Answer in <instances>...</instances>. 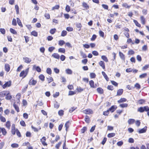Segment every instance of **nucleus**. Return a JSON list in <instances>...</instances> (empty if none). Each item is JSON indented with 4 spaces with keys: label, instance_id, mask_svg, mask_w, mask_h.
I'll use <instances>...</instances> for the list:
<instances>
[{
    "label": "nucleus",
    "instance_id": "obj_1",
    "mask_svg": "<svg viewBox=\"0 0 149 149\" xmlns=\"http://www.w3.org/2000/svg\"><path fill=\"white\" fill-rule=\"evenodd\" d=\"M137 111L141 113H142L144 111H149V108L148 106L141 107L138 109Z\"/></svg>",
    "mask_w": 149,
    "mask_h": 149
},
{
    "label": "nucleus",
    "instance_id": "obj_2",
    "mask_svg": "<svg viewBox=\"0 0 149 149\" xmlns=\"http://www.w3.org/2000/svg\"><path fill=\"white\" fill-rule=\"evenodd\" d=\"M29 70V68H28L26 69L25 70L22 71L19 74V76L22 77L24 76V77H23V78L25 77L28 73Z\"/></svg>",
    "mask_w": 149,
    "mask_h": 149
},
{
    "label": "nucleus",
    "instance_id": "obj_3",
    "mask_svg": "<svg viewBox=\"0 0 149 149\" xmlns=\"http://www.w3.org/2000/svg\"><path fill=\"white\" fill-rule=\"evenodd\" d=\"M83 112L86 114H90L93 113V111L91 109H88L83 111Z\"/></svg>",
    "mask_w": 149,
    "mask_h": 149
},
{
    "label": "nucleus",
    "instance_id": "obj_4",
    "mask_svg": "<svg viewBox=\"0 0 149 149\" xmlns=\"http://www.w3.org/2000/svg\"><path fill=\"white\" fill-rule=\"evenodd\" d=\"M9 93V91H4L0 92V97H3L5 96L6 94Z\"/></svg>",
    "mask_w": 149,
    "mask_h": 149
},
{
    "label": "nucleus",
    "instance_id": "obj_5",
    "mask_svg": "<svg viewBox=\"0 0 149 149\" xmlns=\"http://www.w3.org/2000/svg\"><path fill=\"white\" fill-rule=\"evenodd\" d=\"M11 82L10 81H9L6 82L4 85H3V88H5L7 87H9L11 86Z\"/></svg>",
    "mask_w": 149,
    "mask_h": 149
},
{
    "label": "nucleus",
    "instance_id": "obj_6",
    "mask_svg": "<svg viewBox=\"0 0 149 149\" xmlns=\"http://www.w3.org/2000/svg\"><path fill=\"white\" fill-rule=\"evenodd\" d=\"M1 132L2 133L3 135L4 136L6 135L7 133L6 129L3 127H0V133Z\"/></svg>",
    "mask_w": 149,
    "mask_h": 149
},
{
    "label": "nucleus",
    "instance_id": "obj_7",
    "mask_svg": "<svg viewBox=\"0 0 149 149\" xmlns=\"http://www.w3.org/2000/svg\"><path fill=\"white\" fill-rule=\"evenodd\" d=\"M117 107L116 106L113 105L109 108L108 110L109 111H111L112 113L116 109Z\"/></svg>",
    "mask_w": 149,
    "mask_h": 149
},
{
    "label": "nucleus",
    "instance_id": "obj_8",
    "mask_svg": "<svg viewBox=\"0 0 149 149\" xmlns=\"http://www.w3.org/2000/svg\"><path fill=\"white\" fill-rule=\"evenodd\" d=\"M23 60L25 63H29L31 61L30 58L26 57H24L23 58Z\"/></svg>",
    "mask_w": 149,
    "mask_h": 149
},
{
    "label": "nucleus",
    "instance_id": "obj_9",
    "mask_svg": "<svg viewBox=\"0 0 149 149\" xmlns=\"http://www.w3.org/2000/svg\"><path fill=\"white\" fill-rule=\"evenodd\" d=\"M46 140V137L45 136L43 137L42 138L40 139V141L44 146H46L47 145V144L45 142Z\"/></svg>",
    "mask_w": 149,
    "mask_h": 149
},
{
    "label": "nucleus",
    "instance_id": "obj_10",
    "mask_svg": "<svg viewBox=\"0 0 149 149\" xmlns=\"http://www.w3.org/2000/svg\"><path fill=\"white\" fill-rule=\"evenodd\" d=\"M147 127L146 126L145 127L139 130V133H142L145 132L147 130Z\"/></svg>",
    "mask_w": 149,
    "mask_h": 149
},
{
    "label": "nucleus",
    "instance_id": "obj_11",
    "mask_svg": "<svg viewBox=\"0 0 149 149\" xmlns=\"http://www.w3.org/2000/svg\"><path fill=\"white\" fill-rule=\"evenodd\" d=\"M5 68L6 71L8 72L10 70V66L9 64L6 63L5 65Z\"/></svg>",
    "mask_w": 149,
    "mask_h": 149
},
{
    "label": "nucleus",
    "instance_id": "obj_12",
    "mask_svg": "<svg viewBox=\"0 0 149 149\" xmlns=\"http://www.w3.org/2000/svg\"><path fill=\"white\" fill-rule=\"evenodd\" d=\"M36 81L31 79L30 80L29 83L30 85H34L36 84Z\"/></svg>",
    "mask_w": 149,
    "mask_h": 149
},
{
    "label": "nucleus",
    "instance_id": "obj_13",
    "mask_svg": "<svg viewBox=\"0 0 149 149\" xmlns=\"http://www.w3.org/2000/svg\"><path fill=\"white\" fill-rule=\"evenodd\" d=\"M123 90L122 89H118L117 91V96H120L123 93Z\"/></svg>",
    "mask_w": 149,
    "mask_h": 149
},
{
    "label": "nucleus",
    "instance_id": "obj_14",
    "mask_svg": "<svg viewBox=\"0 0 149 149\" xmlns=\"http://www.w3.org/2000/svg\"><path fill=\"white\" fill-rule=\"evenodd\" d=\"M89 84L91 87L95 88L97 87V85H94V82L93 81L91 80L89 81Z\"/></svg>",
    "mask_w": 149,
    "mask_h": 149
},
{
    "label": "nucleus",
    "instance_id": "obj_15",
    "mask_svg": "<svg viewBox=\"0 0 149 149\" xmlns=\"http://www.w3.org/2000/svg\"><path fill=\"white\" fill-rule=\"evenodd\" d=\"M33 69H35L38 72H40L41 71V69L39 66H36L35 65H34L33 66Z\"/></svg>",
    "mask_w": 149,
    "mask_h": 149
},
{
    "label": "nucleus",
    "instance_id": "obj_16",
    "mask_svg": "<svg viewBox=\"0 0 149 149\" xmlns=\"http://www.w3.org/2000/svg\"><path fill=\"white\" fill-rule=\"evenodd\" d=\"M52 56H53L54 58H56L58 59L60 58V56L59 55L56 53H54L52 55Z\"/></svg>",
    "mask_w": 149,
    "mask_h": 149
},
{
    "label": "nucleus",
    "instance_id": "obj_17",
    "mask_svg": "<svg viewBox=\"0 0 149 149\" xmlns=\"http://www.w3.org/2000/svg\"><path fill=\"white\" fill-rule=\"evenodd\" d=\"M99 65L103 69L105 68L104 62L102 61H100L99 63Z\"/></svg>",
    "mask_w": 149,
    "mask_h": 149
},
{
    "label": "nucleus",
    "instance_id": "obj_18",
    "mask_svg": "<svg viewBox=\"0 0 149 149\" xmlns=\"http://www.w3.org/2000/svg\"><path fill=\"white\" fill-rule=\"evenodd\" d=\"M119 55L120 58L123 60L125 61V57L124 54L120 52H119Z\"/></svg>",
    "mask_w": 149,
    "mask_h": 149
},
{
    "label": "nucleus",
    "instance_id": "obj_19",
    "mask_svg": "<svg viewBox=\"0 0 149 149\" xmlns=\"http://www.w3.org/2000/svg\"><path fill=\"white\" fill-rule=\"evenodd\" d=\"M102 74L103 75V76L104 77V78H105V79H106V80L107 81H109V78L108 77V76H107V75L106 74V73H105V72H103V71H102Z\"/></svg>",
    "mask_w": 149,
    "mask_h": 149
},
{
    "label": "nucleus",
    "instance_id": "obj_20",
    "mask_svg": "<svg viewBox=\"0 0 149 149\" xmlns=\"http://www.w3.org/2000/svg\"><path fill=\"white\" fill-rule=\"evenodd\" d=\"M140 19L141 23L143 25L145 23V19L144 17L143 16H141Z\"/></svg>",
    "mask_w": 149,
    "mask_h": 149
},
{
    "label": "nucleus",
    "instance_id": "obj_21",
    "mask_svg": "<svg viewBox=\"0 0 149 149\" xmlns=\"http://www.w3.org/2000/svg\"><path fill=\"white\" fill-rule=\"evenodd\" d=\"M97 92L100 94H102L103 93V90L101 88H97Z\"/></svg>",
    "mask_w": 149,
    "mask_h": 149
},
{
    "label": "nucleus",
    "instance_id": "obj_22",
    "mask_svg": "<svg viewBox=\"0 0 149 149\" xmlns=\"http://www.w3.org/2000/svg\"><path fill=\"white\" fill-rule=\"evenodd\" d=\"M127 100L125 98H121L118 101V103H120L123 102H125Z\"/></svg>",
    "mask_w": 149,
    "mask_h": 149
},
{
    "label": "nucleus",
    "instance_id": "obj_23",
    "mask_svg": "<svg viewBox=\"0 0 149 149\" xmlns=\"http://www.w3.org/2000/svg\"><path fill=\"white\" fill-rule=\"evenodd\" d=\"M135 120L133 119H130L128 121V123L129 124H133L135 122Z\"/></svg>",
    "mask_w": 149,
    "mask_h": 149
},
{
    "label": "nucleus",
    "instance_id": "obj_24",
    "mask_svg": "<svg viewBox=\"0 0 149 149\" xmlns=\"http://www.w3.org/2000/svg\"><path fill=\"white\" fill-rule=\"evenodd\" d=\"M66 73L68 74H72V70L70 69H67L65 70Z\"/></svg>",
    "mask_w": 149,
    "mask_h": 149
},
{
    "label": "nucleus",
    "instance_id": "obj_25",
    "mask_svg": "<svg viewBox=\"0 0 149 149\" xmlns=\"http://www.w3.org/2000/svg\"><path fill=\"white\" fill-rule=\"evenodd\" d=\"M13 106L14 107L15 109V110L17 111V112H19V107L15 104V102H14V104H13Z\"/></svg>",
    "mask_w": 149,
    "mask_h": 149
},
{
    "label": "nucleus",
    "instance_id": "obj_26",
    "mask_svg": "<svg viewBox=\"0 0 149 149\" xmlns=\"http://www.w3.org/2000/svg\"><path fill=\"white\" fill-rule=\"evenodd\" d=\"M17 23L18 25L20 26H22V25L19 19L18 18H17Z\"/></svg>",
    "mask_w": 149,
    "mask_h": 149
},
{
    "label": "nucleus",
    "instance_id": "obj_27",
    "mask_svg": "<svg viewBox=\"0 0 149 149\" xmlns=\"http://www.w3.org/2000/svg\"><path fill=\"white\" fill-rule=\"evenodd\" d=\"M101 58L102 60H103L104 61L106 62H108V59L107 58V57L104 55L102 56H101Z\"/></svg>",
    "mask_w": 149,
    "mask_h": 149
},
{
    "label": "nucleus",
    "instance_id": "obj_28",
    "mask_svg": "<svg viewBox=\"0 0 149 149\" xmlns=\"http://www.w3.org/2000/svg\"><path fill=\"white\" fill-rule=\"evenodd\" d=\"M133 22L137 26L140 27H141V25L139 24L138 22L136 20L134 19Z\"/></svg>",
    "mask_w": 149,
    "mask_h": 149
},
{
    "label": "nucleus",
    "instance_id": "obj_29",
    "mask_svg": "<svg viewBox=\"0 0 149 149\" xmlns=\"http://www.w3.org/2000/svg\"><path fill=\"white\" fill-rule=\"evenodd\" d=\"M85 120L86 123H89L90 121V119L89 117L88 116L86 115L85 116Z\"/></svg>",
    "mask_w": 149,
    "mask_h": 149
},
{
    "label": "nucleus",
    "instance_id": "obj_30",
    "mask_svg": "<svg viewBox=\"0 0 149 149\" xmlns=\"http://www.w3.org/2000/svg\"><path fill=\"white\" fill-rule=\"evenodd\" d=\"M6 98L7 100H10L12 98V96L9 94V93H8V94H6Z\"/></svg>",
    "mask_w": 149,
    "mask_h": 149
},
{
    "label": "nucleus",
    "instance_id": "obj_31",
    "mask_svg": "<svg viewBox=\"0 0 149 149\" xmlns=\"http://www.w3.org/2000/svg\"><path fill=\"white\" fill-rule=\"evenodd\" d=\"M65 49L63 48H60L58 49V52H60L62 53H64L65 52Z\"/></svg>",
    "mask_w": 149,
    "mask_h": 149
},
{
    "label": "nucleus",
    "instance_id": "obj_32",
    "mask_svg": "<svg viewBox=\"0 0 149 149\" xmlns=\"http://www.w3.org/2000/svg\"><path fill=\"white\" fill-rule=\"evenodd\" d=\"M6 126L8 129H10V123L9 121H7L6 124Z\"/></svg>",
    "mask_w": 149,
    "mask_h": 149
},
{
    "label": "nucleus",
    "instance_id": "obj_33",
    "mask_svg": "<svg viewBox=\"0 0 149 149\" xmlns=\"http://www.w3.org/2000/svg\"><path fill=\"white\" fill-rule=\"evenodd\" d=\"M67 32L66 31L63 30L62 31L61 36H65L66 35Z\"/></svg>",
    "mask_w": 149,
    "mask_h": 149
},
{
    "label": "nucleus",
    "instance_id": "obj_34",
    "mask_svg": "<svg viewBox=\"0 0 149 149\" xmlns=\"http://www.w3.org/2000/svg\"><path fill=\"white\" fill-rule=\"evenodd\" d=\"M31 35H33L34 36H38L37 33L35 31H32L31 33Z\"/></svg>",
    "mask_w": 149,
    "mask_h": 149
},
{
    "label": "nucleus",
    "instance_id": "obj_35",
    "mask_svg": "<svg viewBox=\"0 0 149 149\" xmlns=\"http://www.w3.org/2000/svg\"><path fill=\"white\" fill-rule=\"evenodd\" d=\"M70 122L69 121H67L65 124V130L66 131H67L69 127V124Z\"/></svg>",
    "mask_w": 149,
    "mask_h": 149
},
{
    "label": "nucleus",
    "instance_id": "obj_36",
    "mask_svg": "<svg viewBox=\"0 0 149 149\" xmlns=\"http://www.w3.org/2000/svg\"><path fill=\"white\" fill-rule=\"evenodd\" d=\"M115 135V133H112L109 134L108 135V137L109 138H111L114 136Z\"/></svg>",
    "mask_w": 149,
    "mask_h": 149
},
{
    "label": "nucleus",
    "instance_id": "obj_37",
    "mask_svg": "<svg viewBox=\"0 0 149 149\" xmlns=\"http://www.w3.org/2000/svg\"><path fill=\"white\" fill-rule=\"evenodd\" d=\"M11 146L13 148H17L19 146L18 144L16 143H13L11 145Z\"/></svg>",
    "mask_w": 149,
    "mask_h": 149
},
{
    "label": "nucleus",
    "instance_id": "obj_38",
    "mask_svg": "<svg viewBox=\"0 0 149 149\" xmlns=\"http://www.w3.org/2000/svg\"><path fill=\"white\" fill-rule=\"evenodd\" d=\"M10 32L13 34H16L17 33V32L15 30L12 28H10Z\"/></svg>",
    "mask_w": 149,
    "mask_h": 149
},
{
    "label": "nucleus",
    "instance_id": "obj_39",
    "mask_svg": "<svg viewBox=\"0 0 149 149\" xmlns=\"http://www.w3.org/2000/svg\"><path fill=\"white\" fill-rule=\"evenodd\" d=\"M46 72L47 73L49 74L50 75L52 74V70L51 69L49 68H47L46 70Z\"/></svg>",
    "mask_w": 149,
    "mask_h": 149
},
{
    "label": "nucleus",
    "instance_id": "obj_40",
    "mask_svg": "<svg viewBox=\"0 0 149 149\" xmlns=\"http://www.w3.org/2000/svg\"><path fill=\"white\" fill-rule=\"evenodd\" d=\"M39 77L40 79L42 81H44L45 76L43 74L40 75Z\"/></svg>",
    "mask_w": 149,
    "mask_h": 149
},
{
    "label": "nucleus",
    "instance_id": "obj_41",
    "mask_svg": "<svg viewBox=\"0 0 149 149\" xmlns=\"http://www.w3.org/2000/svg\"><path fill=\"white\" fill-rule=\"evenodd\" d=\"M83 7L85 8L86 9H88L89 8V6L86 3L83 2Z\"/></svg>",
    "mask_w": 149,
    "mask_h": 149
},
{
    "label": "nucleus",
    "instance_id": "obj_42",
    "mask_svg": "<svg viewBox=\"0 0 149 149\" xmlns=\"http://www.w3.org/2000/svg\"><path fill=\"white\" fill-rule=\"evenodd\" d=\"M119 106L121 107L124 108V107H127L128 106V104H126V103L123 104H120L119 105Z\"/></svg>",
    "mask_w": 149,
    "mask_h": 149
},
{
    "label": "nucleus",
    "instance_id": "obj_43",
    "mask_svg": "<svg viewBox=\"0 0 149 149\" xmlns=\"http://www.w3.org/2000/svg\"><path fill=\"white\" fill-rule=\"evenodd\" d=\"M123 7H124L126 8H130V6H129L126 3H124L122 5Z\"/></svg>",
    "mask_w": 149,
    "mask_h": 149
},
{
    "label": "nucleus",
    "instance_id": "obj_44",
    "mask_svg": "<svg viewBox=\"0 0 149 149\" xmlns=\"http://www.w3.org/2000/svg\"><path fill=\"white\" fill-rule=\"evenodd\" d=\"M56 31V29L55 28L51 29L50 30V33L52 34H53Z\"/></svg>",
    "mask_w": 149,
    "mask_h": 149
},
{
    "label": "nucleus",
    "instance_id": "obj_45",
    "mask_svg": "<svg viewBox=\"0 0 149 149\" xmlns=\"http://www.w3.org/2000/svg\"><path fill=\"white\" fill-rule=\"evenodd\" d=\"M65 43V42L63 40H60L58 42L59 45L61 46L63 45Z\"/></svg>",
    "mask_w": 149,
    "mask_h": 149
},
{
    "label": "nucleus",
    "instance_id": "obj_46",
    "mask_svg": "<svg viewBox=\"0 0 149 149\" xmlns=\"http://www.w3.org/2000/svg\"><path fill=\"white\" fill-rule=\"evenodd\" d=\"M12 24L14 26H16L17 25L16 20L15 18H13L12 20Z\"/></svg>",
    "mask_w": 149,
    "mask_h": 149
},
{
    "label": "nucleus",
    "instance_id": "obj_47",
    "mask_svg": "<svg viewBox=\"0 0 149 149\" xmlns=\"http://www.w3.org/2000/svg\"><path fill=\"white\" fill-rule=\"evenodd\" d=\"M64 111L63 110H61L58 111V114L60 116H62L63 115Z\"/></svg>",
    "mask_w": 149,
    "mask_h": 149
},
{
    "label": "nucleus",
    "instance_id": "obj_48",
    "mask_svg": "<svg viewBox=\"0 0 149 149\" xmlns=\"http://www.w3.org/2000/svg\"><path fill=\"white\" fill-rule=\"evenodd\" d=\"M147 75V73H145L139 76V78H143L145 77Z\"/></svg>",
    "mask_w": 149,
    "mask_h": 149
},
{
    "label": "nucleus",
    "instance_id": "obj_49",
    "mask_svg": "<svg viewBox=\"0 0 149 149\" xmlns=\"http://www.w3.org/2000/svg\"><path fill=\"white\" fill-rule=\"evenodd\" d=\"M59 106V104L56 102L54 104V107L55 108L58 109Z\"/></svg>",
    "mask_w": 149,
    "mask_h": 149
},
{
    "label": "nucleus",
    "instance_id": "obj_50",
    "mask_svg": "<svg viewBox=\"0 0 149 149\" xmlns=\"http://www.w3.org/2000/svg\"><path fill=\"white\" fill-rule=\"evenodd\" d=\"M80 54L83 58H86L87 57L86 55L82 51L80 52Z\"/></svg>",
    "mask_w": 149,
    "mask_h": 149
},
{
    "label": "nucleus",
    "instance_id": "obj_51",
    "mask_svg": "<svg viewBox=\"0 0 149 149\" xmlns=\"http://www.w3.org/2000/svg\"><path fill=\"white\" fill-rule=\"evenodd\" d=\"M66 29L68 31H73V28L71 27H67Z\"/></svg>",
    "mask_w": 149,
    "mask_h": 149
},
{
    "label": "nucleus",
    "instance_id": "obj_52",
    "mask_svg": "<svg viewBox=\"0 0 149 149\" xmlns=\"http://www.w3.org/2000/svg\"><path fill=\"white\" fill-rule=\"evenodd\" d=\"M102 7L105 10H108V5L104 4H102Z\"/></svg>",
    "mask_w": 149,
    "mask_h": 149
},
{
    "label": "nucleus",
    "instance_id": "obj_53",
    "mask_svg": "<svg viewBox=\"0 0 149 149\" xmlns=\"http://www.w3.org/2000/svg\"><path fill=\"white\" fill-rule=\"evenodd\" d=\"M109 114V111L108 109L103 112V114L104 116H108Z\"/></svg>",
    "mask_w": 149,
    "mask_h": 149
},
{
    "label": "nucleus",
    "instance_id": "obj_54",
    "mask_svg": "<svg viewBox=\"0 0 149 149\" xmlns=\"http://www.w3.org/2000/svg\"><path fill=\"white\" fill-rule=\"evenodd\" d=\"M55 49V48L54 47H49L48 48V51L50 52H52Z\"/></svg>",
    "mask_w": 149,
    "mask_h": 149
},
{
    "label": "nucleus",
    "instance_id": "obj_55",
    "mask_svg": "<svg viewBox=\"0 0 149 149\" xmlns=\"http://www.w3.org/2000/svg\"><path fill=\"white\" fill-rule=\"evenodd\" d=\"M90 76L91 78H93L95 77V74L94 73H91L90 74Z\"/></svg>",
    "mask_w": 149,
    "mask_h": 149
},
{
    "label": "nucleus",
    "instance_id": "obj_56",
    "mask_svg": "<svg viewBox=\"0 0 149 149\" xmlns=\"http://www.w3.org/2000/svg\"><path fill=\"white\" fill-rule=\"evenodd\" d=\"M99 34L100 36L101 37H104V33L103 31H99Z\"/></svg>",
    "mask_w": 149,
    "mask_h": 149
},
{
    "label": "nucleus",
    "instance_id": "obj_57",
    "mask_svg": "<svg viewBox=\"0 0 149 149\" xmlns=\"http://www.w3.org/2000/svg\"><path fill=\"white\" fill-rule=\"evenodd\" d=\"M0 31L1 32V33L3 34H4L5 33L6 31L4 29H0Z\"/></svg>",
    "mask_w": 149,
    "mask_h": 149
},
{
    "label": "nucleus",
    "instance_id": "obj_58",
    "mask_svg": "<svg viewBox=\"0 0 149 149\" xmlns=\"http://www.w3.org/2000/svg\"><path fill=\"white\" fill-rule=\"evenodd\" d=\"M61 143H62L61 142H59L58 144H56L55 146V148L57 149H59V147L60 145H61Z\"/></svg>",
    "mask_w": 149,
    "mask_h": 149
},
{
    "label": "nucleus",
    "instance_id": "obj_59",
    "mask_svg": "<svg viewBox=\"0 0 149 149\" xmlns=\"http://www.w3.org/2000/svg\"><path fill=\"white\" fill-rule=\"evenodd\" d=\"M54 71L56 74H58L59 72V70L57 68H54Z\"/></svg>",
    "mask_w": 149,
    "mask_h": 149
},
{
    "label": "nucleus",
    "instance_id": "obj_60",
    "mask_svg": "<svg viewBox=\"0 0 149 149\" xmlns=\"http://www.w3.org/2000/svg\"><path fill=\"white\" fill-rule=\"evenodd\" d=\"M65 10L67 12H69L70 10V6L68 5H67L65 7Z\"/></svg>",
    "mask_w": 149,
    "mask_h": 149
},
{
    "label": "nucleus",
    "instance_id": "obj_61",
    "mask_svg": "<svg viewBox=\"0 0 149 149\" xmlns=\"http://www.w3.org/2000/svg\"><path fill=\"white\" fill-rule=\"evenodd\" d=\"M111 82L112 84L114 86H118V84L116 82L113 81H111Z\"/></svg>",
    "mask_w": 149,
    "mask_h": 149
},
{
    "label": "nucleus",
    "instance_id": "obj_62",
    "mask_svg": "<svg viewBox=\"0 0 149 149\" xmlns=\"http://www.w3.org/2000/svg\"><path fill=\"white\" fill-rule=\"evenodd\" d=\"M45 17L47 19H49L50 18V15L48 13H46L45 15Z\"/></svg>",
    "mask_w": 149,
    "mask_h": 149
},
{
    "label": "nucleus",
    "instance_id": "obj_63",
    "mask_svg": "<svg viewBox=\"0 0 149 149\" xmlns=\"http://www.w3.org/2000/svg\"><path fill=\"white\" fill-rule=\"evenodd\" d=\"M135 87L137 89H140L141 88L140 85L138 83H136L134 85Z\"/></svg>",
    "mask_w": 149,
    "mask_h": 149
},
{
    "label": "nucleus",
    "instance_id": "obj_64",
    "mask_svg": "<svg viewBox=\"0 0 149 149\" xmlns=\"http://www.w3.org/2000/svg\"><path fill=\"white\" fill-rule=\"evenodd\" d=\"M145 102V100L143 99H141L138 101V102L140 104H142Z\"/></svg>",
    "mask_w": 149,
    "mask_h": 149
}]
</instances>
